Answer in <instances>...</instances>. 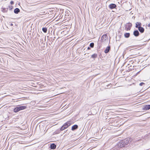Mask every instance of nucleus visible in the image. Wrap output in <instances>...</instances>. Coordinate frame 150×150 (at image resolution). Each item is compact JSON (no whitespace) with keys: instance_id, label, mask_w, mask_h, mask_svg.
I'll list each match as a JSON object with an SVG mask.
<instances>
[{"instance_id":"1","label":"nucleus","mask_w":150,"mask_h":150,"mask_svg":"<svg viewBox=\"0 0 150 150\" xmlns=\"http://www.w3.org/2000/svg\"><path fill=\"white\" fill-rule=\"evenodd\" d=\"M70 122L68 121L65 123L60 129V131H63L68 127L71 125Z\"/></svg>"},{"instance_id":"2","label":"nucleus","mask_w":150,"mask_h":150,"mask_svg":"<svg viewBox=\"0 0 150 150\" xmlns=\"http://www.w3.org/2000/svg\"><path fill=\"white\" fill-rule=\"evenodd\" d=\"M132 26V24L131 23H127L125 26V29L127 31L130 30Z\"/></svg>"},{"instance_id":"3","label":"nucleus","mask_w":150,"mask_h":150,"mask_svg":"<svg viewBox=\"0 0 150 150\" xmlns=\"http://www.w3.org/2000/svg\"><path fill=\"white\" fill-rule=\"evenodd\" d=\"M125 146L122 141V140L117 144V146L118 147L122 148Z\"/></svg>"},{"instance_id":"4","label":"nucleus","mask_w":150,"mask_h":150,"mask_svg":"<svg viewBox=\"0 0 150 150\" xmlns=\"http://www.w3.org/2000/svg\"><path fill=\"white\" fill-rule=\"evenodd\" d=\"M116 5L115 4H111L109 6V7L111 9H113L116 7Z\"/></svg>"},{"instance_id":"5","label":"nucleus","mask_w":150,"mask_h":150,"mask_svg":"<svg viewBox=\"0 0 150 150\" xmlns=\"http://www.w3.org/2000/svg\"><path fill=\"white\" fill-rule=\"evenodd\" d=\"M122 140L125 146V145H127L129 143V140L128 139H125Z\"/></svg>"},{"instance_id":"6","label":"nucleus","mask_w":150,"mask_h":150,"mask_svg":"<svg viewBox=\"0 0 150 150\" xmlns=\"http://www.w3.org/2000/svg\"><path fill=\"white\" fill-rule=\"evenodd\" d=\"M133 35L136 37L138 36L139 35V33L138 30H134L133 32Z\"/></svg>"},{"instance_id":"7","label":"nucleus","mask_w":150,"mask_h":150,"mask_svg":"<svg viewBox=\"0 0 150 150\" xmlns=\"http://www.w3.org/2000/svg\"><path fill=\"white\" fill-rule=\"evenodd\" d=\"M138 28V30L141 33H143L144 32V29L143 28L139 26Z\"/></svg>"},{"instance_id":"8","label":"nucleus","mask_w":150,"mask_h":150,"mask_svg":"<svg viewBox=\"0 0 150 150\" xmlns=\"http://www.w3.org/2000/svg\"><path fill=\"white\" fill-rule=\"evenodd\" d=\"M18 107L19 111L21 110H23L26 108V107L25 106H21Z\"/></svg>"},{"instance_id":"9","label":"nucleus","mask_w":150,"mask_h":150,"mask_svg":"<svg viewBox=\"0 0 150 150\" xmlns=\"http://www.w3.org/2000/svg\"><path fill=\"white\" fill-rule=\"evenodd\" d=\"M142 24L140 22H137L136 23L135 27L136 28H138L139 26L141 27Z\"/></svg>"},{"instance_id":"10","label":"nucleus","mask_w":150,"mask_h":150,"mask_svg":"<svg viewBox=\"0 0 150 150\" xmlns=\"http://www.w3.org/2000/svg\"><path fill=\"white\" fill-rule=\"evenodd\" d=\"M110 50V47L109 46L107 47L105 50L104 52L105 53H108Z\"/></svg>"},{"instance_id":"11","label":"nucleus","mask_w":150,"mask_h":150,"mask_svg":"<svg viewBox=\"0 0 150 150\" xmlns=\"http://www.w3.org/2000/svg\"><path fill=\"white\" fill-rule=\"evenodd\" d=\"M20 9L18 8H16L14 11V13L16 14H18L20 12Z\"/></svg>"},{"instance_id":"12","label":"nucleus","mask_w":150,"mask_h":150,"mask_svg":"<svg viewBox=\"0 0 150 150\" xmlns=\"http://www.w3.org/2000/svg\"><path fill=\"white\" fill-rule=\"evenodd\" d=\"M78 127V125H73L71 127V130H74L75 129H77Z\"/></svg>"},{"instance_id":"13","label":"nucleus","mask_w":150,"mask_h":150,"mask_svg":"<svg viewBox=\"0 0 150 150\" xmlns=\"http://www.w3.org/2000/svg\"><path fill=\"white\" fill-rule=\"evenodd\" d=\"M145 110H148L150 109V105H146L144 106V109Z\"/></svg>"},{"instance_id":"14","label":"nucleus","mask_w":150,"mask_h":150,"mask_svg":"<svg viewBox=\"0 0 150 150\" xmlns=\"http://www.w3.org/2000/svg\"><path fill=\"white\" fill-rule=\"evenodd\" d=\"M56 148V145L54 144H51L50 145V148L52 149H54Z\"/></svg>"},{"instance_id":"15","label":"nucleus","mask_w":150,"mask_h":150,"mask_svg":"<svg viewBox=\"0 0 150 150\" xmlns=\"http://www.w3.org/2000/svg\"><path fill=\"white\" fill-rule=\"evenodd\" d=\"M97 54L95 53L92 54L91 56V57L95 59V58H96L97 57Z\"/></svg>"},{"instance_id":"16","label":"nucleus","mask_w":150,"mask_h":150,"mask_svg":"<svg viewBox=\"0 0 150 150\" xmlns=\"http://www.w3.org/2000/svg\"><path fill=\"white\" fill-rule=\"evenodd\" d=\"M130 36L129 33H126L124 34V36L126 38H128Z\"/></svg>"},{"instance_id":"17","label":"nucleus","mask_w":150,"mask_h":150,"mask_svg":"<svg viewBox=\"0 0 150 150\" xmlns=\"http://www.w3.org/2000/svg\"><path fill=\"white\" fill-rule=\"evenodd\" d=\"M107 35H103L101 37V39L103 40L104 39V40H105L107 38Z\"/></svg>"},{"instance_id":"18","label":"nucleus","mask_w":150,"mask_h":150,"mask_svg":"<svg viewBox=\"0 0 150 150\" xmlns=\"http://www.w3.org/2000/svg\"><path fill=\"white\" fill-rule=\"evenodd\" d=\"M13 111L15 112H17L19 111L18 107L15 108L13 110Z\"/></svg>"},{"instance_id":"19","label":"nucleus","mask_w":150,"mask_h":150,"mask_svg":"<svg viewBox=\"0 0 150 150\" xmlns=\"http://www.w3.org/2000/svg\"><path fill=\"white\" fill-rule=\"evenodd\" d=\"M42 30L45 33H46L47 31V29L46 28H42Z\"/></svg>"},{"instance_id":"20","label":"nucleus","mask_w":150,"mask_h":150,"mask_svg":"<svg viewBox=\"0 0 150 150\" xmlns=\"http://www.w3.org/2000/svg\"><path fill=\"white\" fill-rule=\"evenodd\" d=\"M94 43L93 42H91L90 44V46L91 47L93 48L94 47Z\"/></svg>"},{"instance_id":"21","label":"nucleus","mask_w":150,"mask_h":150,"mask_svg":"<svg viewBox=\"0 0 150 150\" xmlns=\"http://www.w3.org/2000/svg\"><path fill=\"white\" fill-rule=\"evenodd\" d=\"M144 83H143V82H142V83H141L140 84H139V85L140 86H142L143 84H144Z\"/></svg>"},{"instance_id":"22","label":"nucleus","mask_w":150,"mask_h":150,"mask_svg":"<svg viewBox=\"0 0 150 150\" xmlns=\"http://www.w3.org/2000/svg\"><path fill=\"white\" fill-rule=\"evenodd\" d=\"M9 9H10V10H11V9H12V6H9Z\"/></svg>"},{"instance_id":"23","label":"nucleus","mask_w":150,"mask_h":150,"mask_svg":"<svg viewBox=\"0 0 150 150\" xmlns=\"http://www.w3.org/2000/svg\"><path fill=\"white\" fill-rule=\"evenodd\" d=\"M10 4H14V2L13 1H11L10 2Z\"/></svg>"},{"instance_id":"24","label":"nucleus","mask_w":150,"mask_h":150,"mask_svg":"<svg viewBox=\"0 0 150 150\" xmlns=\"http://www.w3.org/2000/svg\"><path fill=\"white\" fill-rule=\"evenodd\" d=\"M140 140H141L139 138V139H138L137 140H136V141H139Z\"/></svg>"},{"instance_id":"25","label":"nucleus","mask_w":150,"mask_h":150,"mask_svg":"<svg viewBox=\"0 0 150 150\" xmlns=\"http://www.w3.org/2000/svg\"><path fill=\"white\" fill-rule=\"evenodd\" d=\"M148 27H150V23L148 24Z\"/></svg>"},{"instance_id":"26","label":"nucleus","mask_w":150,"mask_h":150,"mask_svg":"<svg viewBox=\"0 0 150 150\" xmlns=\"http://www.w3.org/2000/svg\"><path fill=\"white\" fill-rule=\"evenodd\" d=\"M87 49L88 50H89L90 49V48L89 47H88L87 48Z\"/></svg>"},{"instance_id":"27","label":"nucleus","mask_w":150,"mask_h":150,"mask_svg":"<svg viewBox=\"0 0 150 150\" xmlns=\"http://www.w3.org/2000/svg\"><path fill=\"white\" fill-rule=\"evenodd\" d=\"M10 25H13V24H12V23H11Z\"/></svg>"}]
</instances>
